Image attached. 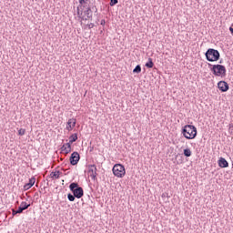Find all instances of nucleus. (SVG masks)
I'll use <instances>...</instances> for the list:
<instances>
[{
  "label": "nucleus",
  "mask_w": 233,
  "mask_h": 233,
  "mask_svg": "<svg viewBox=\"0 0 233 233\" xmlns=\"http://www.w3.org/2000/svg\"><path fill=\"white\" fill-rule=\"evenodd\" d=\"M117 3H119L118 0H110L109 5H110V6H116V5H117Z\"/></svg>",
  "instance_id": "nucleus-22"
},
{
  "label": "nucleus",
  "mask_w": 233,
  "mask_h": 233,
  "mask_svg": "<svg viewBox=\"0 0 233 233\" xmlns=\"http://www.w3.org/2000/svg\"><path fill=\"white\" fill-rule=\"evenodd\" d=\"M88 173L90 174V177L96 181L97 179V167L96 165H89L88 166Z\"/></svg>",
  "instance_id": "nucleus-7"
},
{
  "label": "nucleus",
  "mask_w": 233,
  "mask_h": 233,
  "mask_svg": "<svg viewBox=\"0 0 233 233\" xmlns=\"http://www.w3.org/2000/svg\"><path fill=\"white\" fill-rule=\"evenodd\" d=\"M16 214H21L20 212H17V209L15 210V209H12V215L13 216H16Z\"/></svg>",
  "instance_id": "nucleus-28"
},
{
  "label": "nucleus",
  "mask_w": 233,
  "mask_h": 233,
  "mask_svg": "<svg viewBox=\"0 0 233 233\" xmlns=\"http://www.w3.org/2000/svg\"><path fill=\"white\" fill-rule=\"evenodd\" d=\"M229 32H231V35H233V28H232V26L229 27Z\"/></svg>",
  "instance_id": "nucleus-31"
},
{
  "label": "nucleus",
  "mask_w": 233,
  "mask_h": 233,
  "mask_svg": "<svg viewBox=\"0 0 233 233\" xmlns=\"http://www.w3.org/2000/svg\"><path fill=\"white\" fill-rule=\"evenodd\" d=\"M218 167H220V168H228V161H227V159H225L224 157H220L218 159Z\"/></svg>",
  "instance_id": "nucleus-12"
},
{
  "label": "nucleus",
  "mask_w": 233,
  "mask_h": 233,
  "mask_svg": "<svg viewBox=\"0 0 233 233\" xmlns=\"http://www.w3.org/2000/svg\"><path fill=\"white\" fill-rule=\"evenodd\" d=\"M76 118H70V119L67 121L66 130H68L69 132H70L71 130H74V127H76Z\"/></svg>",
  "instance_id": "nucleus-10"
},
{
  "label": "nucleus",
  "mask_w": 233,
  "mask_h": 233,
  "mask_svg": "<svg viewBox=\"0 0 233 233\" xmlns=\"http://www.w3.org/2000/svg\"><path fill=\"white\" fill-rule=\"evenodd\" d=\"M69 188L72 194H74L75 198H76L77 199H81V198L85 196V191L83 190V187H79V184H77V182H72L69 185Z\"/></svg>",
  "instance_id": "nucleus-4"
},
{
  "label": "nucleus",
  "mask_w": 233,
  "mask_h": 233,
  "mask_svg": "<svg viewBox=\"0 0 233 233\" xmlns=\"http://www.w3.org/2000/svg\"><path fill=\"white\" fill-rule=\"evenodd\" d=\"M221 63H223V60H220V61H219V64H220V65H221Z\"/></svg>",
  "instance_id": "nucleus-33"
},
{
  "label": "nucleus",
  "mask_w": 233,
  "mask_h": 233,
  "mask_svg": "<svg viewBox=\"0 0 233 233\" xmlns=\"http://www.w3.org/2000/svg\"><path fill=\"white\" fill-rule=\"evenodd\" d=\"M63 173L59 170L55 171V172H51L50 174V177L52 179H59V177L62 175Z\"/></svg>",
  "instance_id": "nucleus-13"
},
{
  "label": "nucleus",
  "mask_w": 233,
  "mask_h": 233,
  "mask_svg": "<svg viewBox=\"0 0 233 233\" xmlns=\"http://www.w3.org/2000/svg\"><path fill=\"white\" fill-rule=\"evenodd\" d=\"M76 196L73 194L72 195V193H68L67 194V199L69 200V201H76Z\"/></svg>",
  "instance_id": "nucleus-21"
},
{
  "label": "nucleus",
  "mask_w": 233,
  "mask_h": 233,
  "mask_svg": "<svg viewBox=\"0 0 233 233\" xmlns=\"http://www.w3.org/2000/svg\"><path fill=\"white\" fill-rule=\"evenodd\" d=\"M113 174L116 177H123L125 174H127V171L125 170V166L121 164H116L113 167Z\"/></svg>",
  "instance_id": "nucleus-5"
},
{
  "label": "nucleus",
  "mask_w": 233,
  "mask_h": 233,
  "mask_svg": "<svg viewBox=\"0 0 233 233\" xmlns=\"http://www.w3.org/2000/svg\"><path fill=\"white\" fill-rule=\"evenodd\" d=\"M206 59L209 63H214V61H219V57H221V54L218 49L208 48L206 53Z\"/></svg>",
  "instance_id": "nucleus-3"
},
{
  "label": "nucleus",
  "mask_w": 233,
  "mask_h": 233,
  "mask_svg": "<svg viewBox=\"0 0 233 233\" xmlns=\"http://www.w3.org/2000/svg\"><path fill=\"white\" fill-rule=\"evenodd\" d=\"M25 132H26V129L20 128V129L18 130V135H20V136H25Z\"/></svg>",
  "instance_id": "nucleus-23"
},
{
  "label": "nucleus",
  "mask_w": 233,
  "mask_h": 233,
  "mask_svg": "<svg viewBox=\"0 0 233 233\" xmlns=\"http://www.w3.org/2000/svg\"><path fill=\"white\" fill-rule=\"evenodd\" d=\"M141 72V66L137 65L134 69H133V74H140Z\"/></svg>",
  "instance_id": "nucleus-20"
},
{
  "label": "nucleus",
  "mask_w": 233,
  "mask_h": 233,
  "mask_svg": "<svg viewBox=\"0 0 233 233\" xmlns=\"http://www.w3.org/2000/svg\"><path fill=\"white\" fill-rule=\"evenodd\" d=\"M90 8H91V10H94V12H95L96 14H97V6L92 5V6H90Z\"/></svg>",
  "instance_id": "nucleus-27"
},
{
  "label": "nucleus",
  "mask_w": 233,
  "mask_h": 233,
  "mask_svg": "<svg viewBox=\"0 0 233 233\" xmlns=\"http://www.w3.org/2000/svg\"><path fill=\"white\" fill-rule=\"evenodd\" d=\"M35 185V177L29 178V182L24 186V190H30Z\"/></svg>",
  "instance_id": "nucleus-9"
},
{
  "label": "nucleus",
  "mask_w": 233,
  "mask_h": 233,
  "mask_svg": "<svg viewBox=\"0 0 233 233\" xmlns=\"http://www.w3.org/2000/svg\"><path fill=\"white\" fill-rule=\"evenodd\" d=\"M184 156L185 157H190V156H192V151L190 150V148L184 149Z\"/></svg>",
  "instance_id": "nucleus-18"
},
{
  "label": "nucleus",
  "mask_w": 233,
  "mask_h": 233,
  "mask_svg": "<svg viewBox=\"0 0 233 233\" xmlns=\"http://www.w3.org/2000/svg\"><path fill=\"white\" fill-rule=\"evenodd\" d=\"M181 134L186 139H196L198 136V128L192 125H186L182 127Z\"/></svg>",
  "instance_id": "nucleus-1"
},
{
  "label": "nucleus",
  "mask_w": 233,
  "mask_h": 233,
  "mask_svg": "<svg viewBox=\"0 0 233 233\" xmlns=\"http://www.w3.org/2000/svg\"><path fill=\"white\" fill-rule=\"evenodd\" d=\"M29 207H30V204H27L26 202L23 201L18 207L17 212H19L20 214H23V211L27 210Z\"/></svg>",
  "instance_id": "nucleus-11"
},
{
  "label": "nucleus",
  "mask_w": 233,
  "mask_h": 233,
  "mask_svg": "<svg viewBox=\"0 0 233 233\" xmlns=\"http://www.w3.org/2000/svg\"><path fill=\"white\" fill-rule=\"evenodd\" d=\"M77 140V134L75 133V134H72L70 137H69V142L70 143H76V141Z\"/></svg>",
  "instance_id": "nucleus-15"
},
{
  "label": "nucleus",
  "mask_w": 233,
  "mask_h": 233,
  "mask_svg": "<svg viewBox=\"0 0 233 233\" xmlns=\"http://www.w3.org/2000/svg\"><path fill=\"white\" fill-rule=\"evenodd\" d=\"M66 147L67 148L66 152H65V154L66 156V154H70V152H72V143H70V142L66 143Z\"/></svg>",
  "instance_id": "nucleus-19"
},
{
  "label": "nucleus",
  "mask_w": 233,
  "mask_h": 233,
  "mask_svg": "<svg viewBox=\"0 0 233 233\" xmlns=\"http://www.w3.org/2000/svg\"><path fill=\"white\" fill-rule=\"evenodd\" d=\"M79 159H81L79 153L77 151L73 152L69 157L70 165L76 167L79 163Z\"/></svg>",
  "instance_id": "nucleus-6"
},
{
  "label": "nucleus",
  "mask_w": 233,
  "mask_h": 233,
  "mask_svg": "<svg viewBox=\"0 0 233 233\" xmlns=\"http://www.w3.org/2000/svg\"><path fill=\"white\" fill-rule=\"evenodd\" d=\"M39 192H40V194H43V188Z\"/></svg>",
  "instance_id": "nucleus-32"
},
{
  "label": "nucleus",
  "mask_w": 233,
  "mask_h": 233,
  "mask_svg": "<svg viewBox=\"0 0 233 233\" xmlns=\"http://www.w3.org/2000/svg\"><path fill=\"white\" fill-rule=\"evenodd\" d=\"M85 15L87 19H92V7L88 6L86 11H84Z\"/></svg>",
  "instance_id": "nucleus-14"
},
{
  "label": "nucleus",
  "mask_w": 233,
  "mask_h": 233,
  "mask_svg": "<svg viewBox=\"0 0 233 233\" xmlns=\"http://www.w3.org/2000/svg\"><path fill=\"white\" fill-rule=\"evenodd\" d=\"M61 150H62V152H64V154H65V152H66V150H68V149L66 148V144H64V145L61 147Z\"/></svg>",
  "instance_id": "nucleus-25"
},
{
  "label": "nucleus",
  "mask_w": 233,
  "mask_h": 233,
  "mask_svg": "<svg viewBox=\"0 0 233 233\" xmlns=\"http://www.w3.org/2000/svg\"><path fill=\"white\" fill-rule=\"evenodd\" d=\"M147 68H154V61L152 58H148V61L146 63Z\"/></svg>",
  "instance_id": "nucleus-17"
},
{
  "label": "nucleus",
  "mask_w": 233,
  "mask_h": 233,
  "mask_svg": "<svg viewBox=\"0 0 233 233\" xmlns=\"http://www.w3.org/2000/svg\"><path fill=\"white\" fill-rule=\"evenodd\" d=\"M228 132H229V134H231V135L233 134V124H232V123L229 124Z\"/></svg>",
  "instance_id": "nucleus-24"
},
{
  "label": "nucleus",
  "mask_w": 233,
  "mask_h": 233,
  "mask_svg": "<svg viewBox=\"0 0 233 233\" xmlns=\"http://www.w3.org/2000/svg\"><path fill=\"white\" fill-rule=\"evenodd\" d=\"M208 66L210 67V71L212 72L213 76H217V77H225L227 76V67L223 65H213L208 64Z\"/></svg>",
  "instance_id": "nucleus-2"
},
{
  "label": "nucleus",
  "mask_w": 233,
  "mask_h": 233,
  "mask_svg": "<svg viewBox=\"0 0 233 233\" xmlns=\"http://www.w3.org/2000/svg\"><path fill=\"white\" fill-rule=\"evenodd\" d=\"M46 188V187H44V190Z\"/></svg>",
  "instance_id": "nucleus-35"
},
{
  "label": "nucleus",
  "mask_w": 233,
  "mask_h": 233,
  "mask_svg": "<svg viewBox=\"0 0 233 233\" xmlns=\"http://www.w3.org/2000/svg\"><path fill=\"white\" fill-rule=\"evenodd\" d=\"M35 196H39V194L35 193Z\"/></svg>",
  "instance_id": "nucleus-34"
},
{
  "label": "nucleus",
  "mask_w": 233,
  "mask_h": 233,
  "mask_svg": "<svg viewBox=\"0 0 233 233\" xmlns=\"http://www.w3.org/2000/svg\"><path fill=\"white\" fill-rule=\"evenodd\" d=\"M86 1L88 0H79V5L83 6V5H86Z\"/></svg>",
  "instance_id": "nucleus-26"
},
{
  "label": "nucleus",
  "mask_w": 233,
  "mask_h": 233,
  "mask_svg": "<svg viewBox=\"0 0 233 233\" xmlns=\"http://www.w3.org/2000/svg\"><path fill=\"white\" fill-rule=\"evenodd\" d=\"M218 88L220 92H228V88H230V86H228V83L221 80L218 83Z\"/></svg>",
  "instance_id": "nucleus-8"
},
{
  "label": "nucleus",
  "mask_w": 233,
  "mask_h": 233,
  "mask_svg": "<svg viewBox=\"0 0 233 233\" xmlns=\"http://www.w3.org/2000/svg\"><path fill=\"white\" fill-rule=\"evenodd\" d=\"M89 30L94 28V26H96V25H94V23H90L89 25H87Z\"/></svg>",
  "instance_id": "nucleus-29"
},
{
  "label": "nucleus",
  "mask_w": 233,
  "mask_h": 233,
  "mask_svg": "<svg viewBox=\"0 0 233 233\" xmlns=\"http://www.w3.org/2000/svg\"><path fill=\"white\" fill-rule=\"evenodd\" d=\"M100 25H101L102 26H104V25H105V20H101Z\"/></svg>",
  "instance_id": "nucleus-30"
},
{
  "label": "nucleus",
  "mask_w": 233,
  "mask_h": 233,
  "mask_svg": "<svg viewBox=\"0 0 233 233\" xmlns=\"http://www.w3.org/2000/svg\"><path fill=\"white\" fill-rule=\"evenodd\" d=\"M81 6H83V5H78L77 6V8H76V14H77V15H78V17H80V19H82V20H85V17H83V16H81V15H83V11H81L79 8H81Z\"/></svg>",
  "instance_id": "nucleus-16"
}]
</instances>
